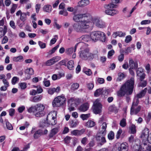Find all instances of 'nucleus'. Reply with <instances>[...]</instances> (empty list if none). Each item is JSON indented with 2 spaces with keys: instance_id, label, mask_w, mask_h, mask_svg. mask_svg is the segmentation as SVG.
Listing matches in <instances>:
<instances>
[{
  "instance_id": "bb28decb",
  "label": "nucleus",
  "mask_w": 151,
  "mask_h": 151,
  "mask_svg": "<svg viewBox=\"0 0 151 151\" xmlns=\"http://www.w3.org/2000/svg\"><path fill=\"white\" fill-rule=\"evenodd\" d=\"M74 63L73 60H70L67 63V67L69 70H72L74 68Z\"/></svg>"
},
{
  "instance_id": "ea45409f",
  "label": "nucleus",
  "mask_w": 151,
  "mask_h": 151,
  "mask_svg": "<svg viewBox=\"0 0 151 151\" xmlns=\"http://www.w3.org/2000/svg\"><path fill=\"white\" fill-rule=\"evenodd\" d=\"M147 143L151 144V132L149 134V135L148 137H147V140H145L144 142H143L145 145H146Z\"/></svg>"
},
{
  "instance_id": "f257e3e1",
  "label": "nucleus",
  "mask_w": 151,
  "mask_h": 151,
  "mask_svg": "<svg viewBox=\"0 0 151 151\" xmlns=\"http://www.w3.org/2000/svg\"><path fill=\"white\" fill-rule=\"evenodd\" d=\"M84 20L80 22L79 24H75L73 28L76 32H85L88 29L94 24L99 28L106 27L105 23L97 17H93L88 15Z\"/></svg>"
},
{
  "instance_id": "c03bdc74",
  "label": "nucleus",
  "mask_w": 151,
  "mask_h": 151,
  "mask_svg": "<svg viewBox=\"0 0 151 151\" xmlns=\"http://www.w3.org/2000/svg\"><path fill=\"white\" fill-rule=\"evenodd\" d=\"M36 105L31 107L28 109V112L29 113L34 112L35 114L36 112Z\"/></svg>"
},
{
  "instance_id": "412c9836",
  "label": "nucleus",
  "mask_w": 151,
  "mask_h": 151,
  "mask_svg": "<svg viewBox=\"0 0 151 151\" xmlns=\"http://www.w3.org/2000/svg\"><path fill=\"white\" fill-rule=\"evenodd\" d=\"M79 39V40L82 41V42H82V43L81 44L79 45H81L83 44V42H88L90 41L91 40V37H90L88 35H86L82 36Z\"/></svg>"
},
{
  "instance_id": "de8ad7c7",
  "label": "nucleus",
  "mask_w": 151,
  "mask_h": 151,
  "mask_svg": "<svg viewBox=\"0 0 151 151\" xmlns=\"http://www.w3.org/2000/svg\"><path fill=\"white\" fill-rule=\"evenodd\" d=\"M130 129L132 134H134L136 132V127L135 125L132 124L130 127Z\"/></svg>"
},
{
  "instance_id": "774afa93",
  "label": "nucleus",
  "mask_w": 151,
  "mask_h": 151,
  "mask_svg": "<svg viewBox=\"0 0 151 151\" xmlns=\"http://www.w3.org/2000/svg\"><path fill=\"white\" fill-rule=\"evenodd\" d=\"M25 109V106H22L18 108V110L19 113H21Z\"/></svg>"
},
{
  "instance_id": "e433bc0d",
  "label": "nucleus",
  "mask_w": 151,
  "mask_h": 151,
  "mask_svg": "<svg viewBox=\"0 0 151 151\" xmlns=\"http://www.w3.org/2000/svg\"><path fill=\"white\" fill-rule=\"evenodd\" d=\"M147 82L146 81L144 80L141 81V82L138 84V86L139 87H144L146 86L147 85Z\"/></svg>"
},
{
  "instance_id": "49530a36",
  "label": "nucleus",
  "mask_w": 151,
  "mask_h": 151,
  "mask_svg": "<svg viewBox=\"0 0 151 151\" xmlns=\"http://www.w3.org/2000/svg\"><path fill=\"white\" fill-rule=\"evenodd\" d=\"M43 83L44 86L46 87L49 86L50 85V81L49 80H47L46 79H44L43 81Z\"/></svg>"
},
{
  "instance_id": "c9c22d12",
  "label": "nucleus",
  "mask_w": 151,
  "mask_h": 151,
  "mask_svg": "<svg viewBox=\"0 0 151 151\" xmlns=\"http://www.w3.org/2000/svg\"><path fill=\"white\" fill-rule=\"evenodd\" d=\"M38 44L41 49H44L46 47V44L41 41H38Z\"/></svg>"
},
{
  "instance_id": "6ab92c4d",
  "label": "nucleus",
  "mask_w": 151,
  "mask_h": 151,
  "mask_svg": "<svg viewBox=\"0 0 151 151\" xmlns=\"http://www.w3.org/2000/svg\"><path fill=\"white\" fill-rule=\"evenodd\" d=\"M119 151H127L128 150V145L126 142L122 143L118 148Z\"/></svg>"
},
{
  "instance_id": "4d7b16f0",
  "label": "nucleus",
  "mask_w": 151,
  "mask_h": 151,
  "mask_svg": "<svg viewBox=\"0 0 151 151\" xmlns=\"http://www.w3.org/2000/svg\"><path fill=\"white\" fill-rule=\"evenodd\" d=\"M54 64V63L52 58L47 61L45 63L46 65L47 66H50Z\"/></svg>"
},
{
  "instance_id": "cd10ccee",
  "label": "nucleus",
  "mask_w": 151,
  "mask_h": 151,
  "mask_svg": "<svg viewBox=\"0 0 151 151\" xmlns=\"http://www.w3.org/2000/svg\"><path fill=\"white\" fill-rule=\"evenodd\" d=\"M95 125V123L93 121L88 120L86 123L85 126L88 127H92Z\"/></svg>"
},
{
  "instance_id": "7ed1b4c3",
  "label": "nucleus",
  "mask_w": 151,
  "mask_h": 151,
  "mask_svg": "<svg viewBox=\"0 0 151 151\" xmlns=\"http://www.w3.org/2000/svg\"><path fill=\"white\" fill-rule=\"evenodd\" d=\"M119 1V0H112L111 3L106 5L105 6V14L111 16H113L118 14V11L114 9L117 7V6L116 4Z\"/></svg>"
},
{
  "instance_id": "680f3d73",
  "label": "nucleus",
  "mask_w": 151,
  "mask_h": 151,
  "mask_svg": "<svg viewBox=\"0 0 151 151\" xmlns=\"http://www.w3.org/2000/svg\"><path fill=\"white\" fill-rule=\"evenodd\" d=\"M114 51L113 50L109 51L108 53V58H111V57L114 54Z\"/></svg>"
},
{
  "instance_id": "4c0bfd02",
  "label": "nucleus",
  "mask_w": 151,
  "mask_h": 151,
  "mask_svg": "<svg viewBox=\"0 0 151 151\" xmlns=\"http://www.w3.org/2000/svg\"><path fill=\"white\" fill-rule=\"evenodd\" d=\"M34 87L37 88L36 91L37 93H42L43 91V89L40 86H33Z\"/></svg>"
},
{
  "instance_id": "a19ab883",
  "label": "nucleus",
  "mask_w": 151,
  "mask_h": 151,
  "mask_svg": "<svg viewBox=\"0 0 151 151\" xmlns=\"http://www.w3.org/2000/svg\"><path fill=\"white\" fill-rule=\"evenodd\" d=\"M23 59V57L22 56H20L14 57L13 58V60L14 61L16 62H20Z\"/></svg>"
},
{
  "instance_id": "dca6fc26",
  "label": "nucleus",
  "mask_w": 151,
  "mask_h": 151,
  "mask_svg": "<svg viewBox=\"0 0 151 151\" xmlns=\"http://www.w3.org/2000/svg\"><path fill=\"white\" fill-rule=\"evenodd\" d=\"M60 90V87L58 86L56 88H47V92L50 95H52L54 92L58 93Z\"/></svg>"
},
{
  "instance_id": "aec40b11",
  "label": "nucleus",
  "mask_w": 151,
  "mask_h": 151,
  "mask_svg": "<svg viewBox=\"0 0 151 151\" xmlns=\"http://www.w3.org/2000/svg\"><path fill=\"white\" fill-rule=\"evenodd\" d=\"M89 3V0H82L78 3V6L79 7H84L88 5Z\"/></svg>"
},
{
  "instance_id": "423d86ee",
  "label": "nucleus",
  "mask_w": 151,
  "mask_h": 151,
  "mask_svg": "<svg viewBox=\"0 0 151 151\" xmlns=\"http://www.w3.org/2000/svg\"><path fill=\"white\" fill-rule=\"evenodd\" d=\"M80 57L84 60H92L94 58L95 55L89 52L88 48L82 50L80 53Z\"/></svg>"
},
{
  "instance_id": "3c124183",
  "label": "nucleus",
  "mask_w": 151,
  "mask_h": 151,
  "mask_svg": "<svg viewBox=\"0 0 151 151\" xmlns=\"http://www.w3.org/2000/svg\"><path fill=\"white\" fill-rule=\"evenodd\" d=\"M19 80V78L17 77H14L12 79V83L13 85H15L17 82Z\"/></svg>"
},
{
  "instance_id": "6e6552de",
  "label": "nucleus",
  "mask_w": 151,
  "mask_h": 151,
  "mask_svg": "<svg viewBox=\"0 0 151 151\" xmlns=\"http://www.w3.org/2000/svg\"><path fill=\"white\" fill-rule=\"evenodd\" d=\"M57 112L53 111L49 113L47 116L46 120L47 123L50 125H54L57 123L56 116Z\"/></svg>"
},
{
  "instance_id": "69168bd1",
  "label": "nucleus",
  "mask_w": 151,
  "mask_h": 151,
  "mask_svg": "<svg viewBox=\"0 0 151 151\" xmlns=\"http://www.w3.org/2000/svg\"><path fill=\"white\" fill-rule=\"evenodd\" d=\"M8 40V37L6 36L4 37L1 41V43L2 44H5L7 42Z\"/></svg>"
},
{
  "instance_id": "603ef678",
  "label": "nucleus",
  "mask_w": 151,
  "mask_h": 151,
  "mask_svg": "<svg viewBox=\"0 0 151 151\" xmlns=\"http://www.w3.org/2000/svg\"><path fill=\"white\" fill-rule=\"evenodd\" d=\"M108 139L110 140L113 139L114 137V133L112 132L111 131L108 134Z\"/></svg>"
},
{
  "instance_id": "f3484780",
  "label": "nucleus",
  "mask_w": 151,
  "mask_h": 151,
  "mask_svg": "<svg viewBox=\"0 0 151 151\" xmlns=\"http://www.w3.org/2000/svg\"><path fill=\"white\" fill-rule=\"evenodd\" d=\"M129 65L130 68L136 69L138 67V63L137 61L134 62L132 58H130L129 60Z\"/></svg>"
},
{
  "instance_id": "c756f323",
  "label": "nucleus",
  "mask_w": 151,
  "mask_h": 151,
  "mask_svg": "<svg viewBox=\"0 0 151 151\" xmlns=\"http://www.w3.org/2000/svg\"><path fill=\"white\" fill-rule=\"evenodd\" d=\"M25 73L26 74L32 75L34 74V70L32 68H29L25 70Z\"/></svg>"
},
{
  "instance_id": "58836bf2",
  "label": "nucleus",
  "mask_w": 151,
  "mask_h": 151,
  "mask_svg": "<svg viewBox=\"0 0 151 151\" xmlns=\"http://www.w3.org/2000/svg\"><path fill=\"white\" fill-rule=\"evenodd\" d=\"M54 38L52 39L50 41V45L54 44L56 42L58 37V35H55L54 36Z\"/></svg>"
},
{
  "instance_id": "f8f14e48",
  "label": "nucleus",
  "mask_w": 151,
  "mask_h": 151,
  "mask_svg": "<svg viewBox=\"0 0 151 151\" xmlns=\"http://www.w3.org/2000/svg\"><path fill=\"white\" fill-rule=\"evenodd\" d=\"M88 15H90L89 14H75L74 15V16L73 17V20L76 22H78L79 21H80V20L83 18H84V19L83 20V21L85 20V19H86V18H87V16H88ZM82 21V20L81 21ZM80 22L77 23H75L73 25H74L75 24H79Z\"/></svg>"
},
{
  "instance_id": "bf43d9fd",
  "label": "nucleus",
  "mask_w": 151,
  "mask_h": 151,
  "mask_svg": "<svg viewBox=\"0 0 151 151\" xmlns=\"http://www.w3.org/2000/svg\"><path fill=\"white\" fill-rule=\"evenodd\" d=\"M151 23L150 20H145L142 21L140 23L141 25L149 24Z\"/></svg>"
},
{
  "instance_id": "7c9ffc66",
  "label": "nucleus",
  "mask_w": 151,
  "mask_h": 151,
  "mask_svg": "<svg viewBox=\"0 0 151 151\" xmlns=\"http://www.w3.org/2000/svg\"><path fill=\"white\" fill-rule=\"evenodd\" d=\"M125 77V75L123 73L120 72L118 74V77L117 80L118 81H120L123 80Z\"/></svg>"
},
{
  "instance_id": "9d476101",
  "label": "nucleus",
  "mask_w": 151,
  "mask_h": 151,
  "mask_svg": "<svg viewBox=\"0 0 151 151\" xmlns=\"http://www.w3.org/2000/svg\"><path fill=\"white\" fill-rule=\"evenodd\" d=\"M93 107V112L95 114H100L101 112L102 106L99 99H97L94 101Z\"/></svg>"
},
{
  "instance_id": "a18cd8bd",
  "label": "nucleus",
  "mask_w": 151,
  "mask_h": 151,
  "mask_svg": "<svg viewBox=\"0 0 151 151\" xmlns=\"http://www.w3.org/2000/svg\"><path fill=\"white\" fill-rule=\"evenodd\" d=\"M59 14L60 15H63L64 16H67L68 14V13L66 10L64 9H62L59 12Z\"/></svg>"
},
{
  "instance_id": "2f4dec72",
  "label": "nucleus",
  "mask_w": 151,
  "mask_h": 151,
  "mask_svg": "<svg viewBox=\"0 0 151 151\" xmlns=\"http://www.w3.org/2000/svg\"><path fill=\"white\" fill-rule=\"evenodd\" d=\"M42 134V132L41 130H37L34 134V137L37 139Z\"/></svg>"
},
{
  "instance_id": "4468645a",
  "label": "nucleus",
  "mask_w": 151,
  "mask_h": 151,
  "mask_svg": "<svg viewBox=\"0 0 151 151\" xmlns=\"http://www.w3.org/2000/svg\"><path fill=\"white\" fill-rule=\"evenodd\" d=\"M149 130L147 128H145L143 130L141 136V137L142 139V142H144L145 140H147V137L149 135Z\"/></svg>"
},
{
  "instance_id": "f704fd0d",
  "label": "nucleus",
  "mask_w": 151,
  "mask_h": 151,
  "mask_svg": "<svg viewBox=\"0 0 151 151\" xmlns=\"http://www.w3.org/2000/svg\"><path fill=\"white\" fill-rule=\"evenodd\" d=\"M19 87L21 89H24L27 87V84L26 83L22 82L19 83Z\"/></svg>"
},
{
  "instance_id": "338daca9",
  "label": "nucleus",
  "mask_w": 151,
  "mask_h": 151,
  "mask_svg": "<svg viewBox=\"0 0 151 151\" xmlns=\"http://www.w3.org/2000/svg\"><path fill=\"white\" fill-rule=\"evenodd\" d=\"M97 81L98 83L100 84H102L104 82V79L101 78H98L97 80Z\"/></svg>"
},
{
  "instance_id": "8fccbe9b",
  "label": "nucleus",
  "mask_w": 151,
  "mask_h": 151,
  "mask_svg": "<svg viewBox=\"0 0 151 151\" xmlns=\"http://www.w3.org/2000/svg\"><path fill=\"white\" fill-rule=\"evenodd\" d=\"M120 125L122 127H125L126 125V119L123 118L121 121L120 123Z\"/></svg>"
},
{
  "instance_id": "09e8293b",
  "label": "nucleus",
  "mask_w": 151,
  "mask_h": 151,
  "mask_svg": "<svg viewBox=\"0 0 151 151\" xmlns=\"http://www.w3.org/2000/svg\"><path fill=\"white\" fill-rule=\"evenodd\" d=\"M132 40V37L130 35L127 36L126 37L125 40V42L126 43H129Z\"/></svg>"
},
{
  "instance_id": "052dcab7",
  "label": "nucleus",
  "mask_w": 151,
  "mask_h": 151,
  "mask_svg": "<svg viewBox=\"0 0 151 151\" xmlns=\"http://www.w3.org/2000/svg\"><path fill=\"white\" fill-rule=\"evenodd\" d=\"M9 24L10 27L13 29H15L16 28L15 23L14 21L12 20L9 23Z\"/></svg>"
},
{
  "instance_id": "b1692460",
  "label": "nucleus",
  "mask_w": 151,
  "mask_h": 151,
  "mask_svg": "<svg viewBox=\"0 0 151 151\" xmlns=\"http://www.w3.org/2000/svg\"><path fill=\"white\" fill-rule=\"evenodd\" d=\"M59 127H55L52 129L51 130V132L49 134L50 137H53L59 132Z\"/></svg>"
},
{
  "instance_id": "e2e57ef3",
  "label": "nucleus",
  "mask_w": 151,
  "mask_h": 151,
  "mask_svg": "<svg viewBox=\"0 0 151 151\" xmlns=\"http://www.w3.org/2000/svg\"><path fill=\"white\" fill-rule=\"evenodd\" d=\"M122 132V130L121 129H119L117 132L116 135V137L117 139L120 138V136Z\"/></svg>"
},
{
  "instance_id": "393cba45",
  "label": "nucleus",
  "mask_w": 151,
  "mask_h": 151,
  "mask_svg": "<svg viewBox=\"0 0 151 151\" xmlns=\"http://www.w3.org/2000/svg\"><path fill=\"white\" fill-rule=\"evenodd\" d=\"M43 9L44 11L47 13H50L51 11L52 7L50 5H46L44 6Z\"/></svg>"
},
{
  "instance_id": "864d4df0",
  "label": "nucleus",
  "mask_w": 151,
  "mask_h": 151,
  "mask_svg": "<svg viewBox=\"0 0 151 151\" xmlns=\"http://www.w3.org/2000/svg\"><path fill=\"white\" fill-rule=\"evenodd\" d=\"M17 7V6L16 4H13L12 7L11 9L10 13L11 14H13L15 12Z\"/></svg>"
},
{
  "instance_id": "5fc2aeb1",
  "label": "nucleus",
  "mask_w": 151,
  "mask_h": 151,
  "mask_svg": "<svg viewBox=\"0 0 151 151\" xmlns=\"http://www.w3.org/2000/svg\"><path fill=\"white\" fill-rule=\"evenodd\" d=\"M54 63H55L58 61L59 60L61 59V58L60 56H56L55 57H53L52 58Z\"/></svg>"
},
{
  "instance_id": "473e14b6",
  "label": "nucleus",
  "mask_w": 151,
  "mask_h": 151,
  "mask_svg": "<svg viewBox=\"0 0 151 151\" xmlns=\"http://www.w3.org/2000/svg\"><path fill=\"white\" fill-rule=\"evenodd\" d=\"M79 84L77 83H74L71 86V89L73 91H74L77 89L79 87Z\"/></svg>"
},
{
  "instance_id": "79ce46f5",
  "label": "nucleus",
  "mask_w": 151,
  "mask_h": 151,
  "mask_svg": "<svg viewBox=\"0 0 151 151\" xmlns=\"http://www.w3.org/2000/svg\"><path fill=\"white\" fill-rule=\"evenodd\" d=\"M59 45H58L56 46L53 48L51 50H50L48 53L49 55H51L59 47Z\"/></svg>"
},
{
  "instance_id": "6e6d98bb",
  "label": "nucleus",
  "mask_w": 151,
  "mask_h": 151,
  "mask_svg": "<svg viewBox=\"0 0 151 151\" xmlns=\"http://www.w3.org/2000/svg\"><path fill=\"white\" fill-rule=\"evenodd\" d=\"M84 72L87 75L90 76L91 73V71L90 69L88 68H85L84 70Z\"/></svg>"
},
{
  "instance_id": "c85d7f7f",
  "label": "nucleus",
  "mask_w": 151,
  "mask_h": 151,
  "mask_svg": "<svg viewBox=\"0 0 151 151\" xmlns=\"http://www.w3.org/2000/svg\"><path fill=\"white\" fill-rule=\"evenodd\" d=\"M79 122L77 121H71L70 122V126L71 128L76 127L78 124Z\"/></svg>"
},
{
  "instance_id": "a878e982",
  "label": "nucleus",
  "mask_w": 151,
  "mask_h": 151,
  "mask_svg": "<svg viewBox=\"0 0 151 151\" xmlns=\"http://www.w3.org/2000/svg\"><path fill=\"white\" fill-rule=\"evenodd\" d=\"M103 90V88H99L96 90L94 92V96L96 97H98L102 94Z\"/></svg>"
},
{
  "instance_id": "f03ea898",
  "label": "nucleus",
  "mask_w": 151,
  "mask_h": 151,
  "mask_svg": "<svg viewBox=\"0 0 151 151\" xmlns=\"http://www.w3.org/2000/svg\"><path fill=\"white\" fill-rule=\"evenodd\" d=\"M134 84V79L132 78L122 86L120 90L117 91V95L119 97H122L126 93L131 94L133 91Z\"/></svg>"
},
{
  "instance_id": "72a5a7b5",
  "label": "nucleus",
  "mask_w": 151,
  "mask_h": 151,
  "mask_svg": "<svg viewBox=\"0 0 151 151\" xmlns=\"http://www.w3.org/2000/svg\"><path fill=\"white\" fill-rule=\"evenodd\" d=\"M42 99V96H35L33 97L32 101L34 102H37L40 101Z\"/></svg>"
},
{
  "instance_id": "20e7f679",
  "label": "nucleus",
  "mask_w": 151,
  "mask_h": 151,
  "mask_svg": "<svg viewBox=\"0 0 151 151\" xmlns=\"http://www.w3.org/2000/svg\"><path fill=\"white\" fill-rule=\"evenodd\" d=\"M90 36L91 39L95 42L99 40L102 42H104L105 41V35L104 33L101 31L92 32L90 33Z\"/></svg>"
},
{
  "instance_id": "4be33fe9",
  "label": "nucleus",
  "mask_w": 151,
  "mask_h": 151,
  "mask_svg": "<svg viewBox=\"0 0 151 151\" xmlns=\"http://www.w3.org/2000/svg\"><path fill=\"white\" fill-rule=\"evenodd\" d=\"M107 127V124L105 122H104L100 126L99 128L100 132L106 134V130Z\"/></svg>"
},
{
  "instance_id": "0e129e2a",
  "label": "nucleus",
  "mask_w": 151,
  "mask_h": 151,
  "mask_svg": "<svg viewBox=\"0 0 151 151\" xmlns=\"http://www.w3.org/2000/svg\"><path fill=\"white\" fill-rule=\"evenodd\" d=\"M41 7V5L40 4H37L35 6V9L36 10V13H38L40 8Z\"/></svg>"
},
{
  "instance_id": "13d9d810",
  "label": "nucleus",
  "mask_w": 151,
  "mask_h": 151,
  "mask_svg": "<svg viewBox=\"0 0 151 151\" xmlns=\"http://www.w3.org/2000/svg\"><path fill=\"white\" fill-rule=\"evenodd\" d=\"M6 127L8 129L10 130H12L13 129V127L12 125L8 122V121L6 122Z\"/></svg>"
},
{
  "instance_id": "0eeeda50",
  "label": "nucleus",
  "mask_w": 151,
  "mask_h": 151,
  "mask_svg": "<svg viewBox=\"0 0 151 151\" xmlns=\"http://www.w3.org/2000/svg\"><path fill=\"white\" fill-rule=\"evenodd\" d=\"M139 101V99L136 98L134 99L130 109L131 115H136L140 111L141 106H138Z\"/></svg>"
},
{
  "instance_id": "ddd939ff",
  "label": "nucleus",
  "mask_w": 151,
  "mask_h": 151,
  "mask_svg": "<svg viewBox=\"0 0 151 151\" xmlns=\"http://www.w3.org/2000/svg\"><path fill=\"white\" fill-rule=\"evenodd\" d=\"M137 76L139 77V80L142 81L145 78V74L144 73V70L141 68H138L137 70Z\"/></svg>"
},
{
  "instance_id": "2eb2a0df",
  "label": "nucleus",
  "mask_w": 151,
  "mask_h": 151,
  "mask_svg": "<svg viewBox=\"0 0 151 151\" xmlns=\"http://www.w3.org/2000/svg\"><path fill=\"white\" fill-rule=\"evenodd\" d=\"M82 43V42H79L77 43L74 47H71L67 48L65 50L66 53L67 55H71L73 52H76L77 45H78L81 44Z\"/></svg>"
},
{
  "instance_id": "39448f33",
  "label": "nucleus",
  "mask_w": 151,
  "mask_h": 151,
  "mask_svg": "<svg viewBox=\"0 0 151 151\" xmlns=\"http://www.w3.org/2000/svg\"><path fill=\"white\" fill-rule=\"evenodd\" d=\"M65 96L62 94L55 98L52 102V105L54 107H58L63 105L66 101Z\"/></svg>"
},
{
  "instance_id": "37998d69",
  "label": "nucleus",
  "mask_w": 151,
  "mask_h": 151,
  "mask_svg": "<svg viewBox=\"0 0 151 151\" xmlns=\"http://www.w3.org/2000/svg\"><path fill=\"white\" fill-rule=\"evenodd\" d=\"M90 114H82L80 116V117L83 120H85L88 118L90 116Z\"/></svg>"
},
{
  "instance_id": "9b49d317",
  "label": "nucleus",
  "mask_w": 151,
  "mask_h": 151,
  "mask_svg": "<svg viewBox=\"0 0 151 151\" xmlns=\"http://www.w3.org/2000/svg\"><path fill=\"white\" fill-rule=\"evenodd\" d=\"M106 134L99 132L96 135V139L98 143L100 145H104L106 142V139L104 137V136Z\"/></svg>"
},
{
  "instance_id": "5701e85b",
  "label": "nucleus",
  "mask_w": 151,
  "mask_h": 151,
  "mask_svg": "<svg viewBox=\"0 0 151 151\" xmlns=\"http://www.w3.org/2000/svg\"><path fill=\"white\" fill-rule=\"evenodd\" d=\"M147 91V88H145L144 89L142 90L140 93L137 94L136 96L134 98H136L138 99H138L139 98H142L145 95Z\"/></svg>"
},
{
  "instance_id": "1a4fd4ad",
  "label": "nucleus",
  "mask_w": 151,
  "mask_h": 151,
  "mask_svg": "<svg viewBox=\"0 0 151 151\" xmlns=\"http://www.w3.org/2000/svg\"><path fill=\"white\" fill-rule=\"evenodd\" d=\"M36 112L35 115L36 117H40L44 116L45 114V106L41 104H38L36 105Z\"/></svg>"
},
{
  "instance_id": "a211bd4d",
  "label": "nucleus",
  "mask_w": 151,
  "mask_h": 151,
  "mask_svg": "<svg viewBox=\"0 0 151 151\" xmlns=\"http://www.w3.org/2000/svg\"><path fill=\"white\" fill-rule=\"evenodd\" d=\"M88 103H86L82 104L78 108V110L81 112H85L87 111L89 108Z\"/></svg>"
}]
</instances>
